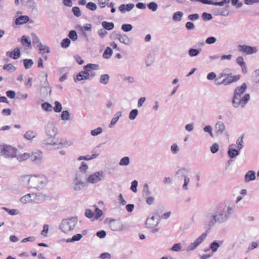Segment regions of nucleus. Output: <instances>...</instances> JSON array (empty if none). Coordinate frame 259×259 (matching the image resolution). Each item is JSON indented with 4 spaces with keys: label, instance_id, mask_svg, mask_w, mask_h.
<instances>
[{
    "label": "nucleus",
    "instance_id": "1",
    "mask_svg": "<svg viewBox=\"0 0 259 259\" xmlns=\"http://www.w3.org/2000/svg\"><path fill=\"white\" fill-rule=\"evenodd\" d=\"M234 211V206H227L223 204L212 207L205 213L204 224L209 228L212 227L217 223L222 224L226 222Z\"/></svg>",
    "mask_w": 259,
    "mask_h": 259
},
{
    "label": "nucleus",
    "instance_id": "2",
    "mask_svg": "<svg viewBox=\"0 0 259 259\" xmlns=\"http://www.w3.org/2000/svg\"><path fill=\"white\" fill-rule=\"evenodd\" d=\"M247 85L245 83L237 86L234 90L231 99L232 106L235 109H243L250 99L249 94H245Z\"/></svg>",
    "mask_w": 259,
    "mask_h": 259
},
{
    "label": "nucleus",
    "instance_id": "3",
    "mask_svg": "<svg viewBox=\"0 0 259 259\" xmlns=\"http://www.w3.org/2000/svg\"><path fill=\"white\" fill-rule=\"evenodd\" d=\"M45 131L47 138L44 139L41 143L44 145H50L53 146L62 145L66 146L65 142L59 141L56 138L58 131L56 123L53 121L49 122L45 127Z\"/></svg>",
    "mask_w": 259,
    "mask_h": 259
},
{
    "label": "nucleus",
    "instance_id": "4",
    "mask_svg": "<svg viewBox=\"0 0 259 259\" xmlns=\"http://www.w3.org/2000/svg\"><path fill=\"white\" fill-rule=\"evenodd\" d=\"M27 178V187L40 190L46 187L48 183V178L44 175H27L25 177Z\"/></svg>",
    "mask_w": 259,
    "mask_h": 259
},
{
    "label": "nucleus",
    "instance_id": "5",
    "mask_svg": "<svg viewBox=\"0 0 259 259\" xmlns=\"http://www.w3.org/2000/svg\"><path fill=\"white\" fill-rule=\"evenodd\" d=\"M77 223L76 217H71L68 219L63 220L60 225V228L65 233L72 231Z\"/></svg>",
    "mask_w": 259,
    "mask_h": 259
},
{
    "label": "nucleus",
    "instance_id": "6",
    "mask_svg": "<svg viewBox=\"0 0 259 259\" xmlns=\"http://www.w3.org/2000/svg\"><path fill=\"white\" fill-rule=\"evenodd\" d=\"M207 236L206 232L203 233L200 236L196 238L193 242L190 243L185 249L187 252L195 250L206 239Z\"/></svg>",
    "mask_w": 259,
    "mask_h": 259
},
{
    "label": "nucleus",
    "instance_id": "7",
    "mask_svg": "<svg viewBox=\"0 0 259 259\" xmlns=\"http://www.w3.org/2000/svg\"><path fill=\"white\" fill-rule=\"evenodd\" d=\"M85 183L81 179L79 174H76L72 181V189L75 193L80 192L85 187Z\"/></svg>",
    "mask_w": 259,
    "mask_h": 259
},
{
    "label": "nucleus",
    "instance_id": "8",
    "mask_svg": "<svg viewBox=\"0 0 259 259\" xmlns=\"http://www.w3.org/2000/svg\"><path fill=\"white\" fill-rule=\"evenodd\" d=\"M1 152L6 157H14L16 155L17 149L10 145L1 146Z\"/></svg>",
    "mask_w": 259,
    "mask_h": 259
},
{
    "label": "nucleus",
    "instance_id": "9",
    "mask_svg": "<svg viewBox=\"0 0 259 259\" xmlns=\"http://www.w3.org/2000/svg\"><path fill=\"white\" fill-rule=\"evenodd\" d=\"M238 51L245 55H252L256 53L258 51L256 47H251L246 45H239L238 46Z\"/></svg>",
    "mask_w": 259,
    "mask_h": 259
},
{
    "label": "nucleus",
    "instance_id": "10",
    "mask_svg": "<svg viewBox=\"0 0 259 259\" xmlns=\"http://www.w3.org/2000/svg\"><path fill=\"white\" fill-rule=\"evenodd\" d=\"M104 177V174L103 171H97L88 177V182L92 184L97 183L102 181Z\"/></svg>",
    "mask_w": 259,
    "mask_h": 259
},
{
    "label": "nucleus",
    "instance_id": "11",
    "mask_svg": "<svg viewBox=\"0 0 259 259\" xmlns=\"http://www.w3.org/2000/svg\"><path fill=\"white\" fill-rule=\"evenodd\" d=\"M159 223V219L153 214H150L146 221V227L150 229H154Z\"/></svg>",
    "mask_w": 259,
    "mask_h": 259
},
{
    "label": "nucleus",
    "instance_id": "12",
    "mask_svg": "<svg viewBox=\"0 0 259 259\" xmlns=\"http://www.w3.org/2000/svg\"><path fill=\"white\" fill-rule=\"evenodd\" d=\"M240 78L239 75H236L232 76L231 74H229L226 77V78L222 79V82L221 83L218 82V84H223V85L226 86L231 84L233 82L237 81Z\"/></svg>",
    "mask_w": 259,
    "mask_h": 259
},
{
    "label": "nucleus",
    "instance_id": "13",
    "mask_svg": "<svg viewBox=\"0 0 259 259\" xmlns=\"http://www.w3.org/2000/svg\"><path fill=\"white\" fill-rule=\"evenodd\" d=\"M214 131L217 135L225 134L226 128L224 123L222 121H218L214 125Z\"/></svg>",
    "mask_w": 259,
    "mask_h": 259
},
{
    "label": "nucleus",
    "instance_id": "14",
    "mask_svg": "<svg viewBox=\"0 0 259 259\" xmlns=\"http://www.w3.org/2000/svg\"><path fill=\"white\" fill-rule=\"evenodd\" d=\"M30 158L32 162H33L35 164H39L41 163L42 161V153L40 151H37L32 153L31 155H30Z\"/></svg>",
    "mask_w": 259,
    "mask_h": 259
},
{
    "label": "nucleus",
    "instance_id": "15",
    "mask_svg": "<svg viewBox=\"0 0 259 259\" xmlns=\"http://www.w3.org/2000/svg\"><path fill=\"white\" fill-rule=\"evenodd\" d=\"M235 146V144H231L229 146L228 154L229 156L231 158H235L239 154V152L240 150H239L238 149H236L233 147Z\"/></svg>",
    "mask_w": 259,
    "mask_h": 259
},
{
    "label": "nucleus",
    "instance_id": "16",
    "mask_svg": "<svg viewBox=\"0 0 259 259\" xmlns=\"http://www.w3.org/2000/svg\"><path fill=\"white\" fill-rule=\"evenodd\" d=\"M46 196L42 193L34 194L33 195V203H40L43 202L46 199Z\"/></svg>",
    "mask_w": 259,
    "mask_h": 259
},
{
    "label": "nucleus",
    "instance_id": "17",
    "mask_svg": "<svg viewBox=\"0 0 259 259\" xmlns=\"http://www.w3.org/2000/svg\"><path fill=\"white\" fill-rule=\"evenodd\" d=\"M6 55L14 59H17L20 57L21 53L20 50L18 48H16L12 52H7Z\"/></svg>",
    "mask_w": 259,
    "mask_h": 259
},
{
    "label": "nucleus",
    "instance_id": "18",
    "mask_svg": "<svg viewBox=\"0 0 259 259\" xmlns=\"http://www.w3.org/2000/svg\"><path fill=\"white\" fill-rule=\"evenodd\" d=\"M255 172L254 170L248 171L244 176V181L246 183H249L255 179Z\"/></svg>",
    "mask_w": 259,
    "mask_h": 259
},
{
    "label": "nucleus",
    "instance_id": "19",
    "mask_svg": "<svg viewBox=\"0 0 259 259\" xmlns=\"http://www.w3.org/2000/svg\"><path fill=\"white\" fill-rule=\"evenodd\" d=\"M33 193H29L23 196L20 199V202L23 204L33 203Z\"/></svg>",
    "mask_w": 259,
    "mask_h": 259
},
{
    "label": "nucleus",
    "instance_id": "20",
    "mask_svg": "<svg viewBox=\"0 0 259 259\" xmlns=\"http://www.w3.org/2000/svg\"><path fill=\"white\" fill-rule=\"evenodd\" d=\"M189 169L186 167H181L179 168L176 172V175H177L179 178H184L187 177V175L189 174Z\"/></svg>",
    "mask_w": 259,
    "mask_h": 259
},
{
    "label": "nucleus",
    "instance_id": "21",
    "mask_svg": "<svg viewBox=\"0 0 259 259\" xmlns=\"http://www.w3.org/2000/svg\"><path fill=\"white\" fill-rule=\"evenodd\" d=\"M109 226L113 231H117L120 229V223L114 219L109 221Z\"/></svg>",
    "mask_w": 259,
    "mask_h": 259
},
{
    "label": "nucleus",
    "instance_id": "22",
    "mask_svg": "<svg viewBox=\"0 0 259 259\" xmlns=\"http://www.w3.org/2000/svg\"><path fill=\"white\" fill-rule=\"evenodd\" d=\"M29 20L28 16L24 15L21 16L17 18L15 20V24L16 25H23L26 23Z\"/></svg>",
    "mask_w": 259,
    "mask_h": 259
},
{
    "label": "nucleus",
    "instance_id": "23",
    "mask_svg": "<svg viewBox=\"0 0 259 259\" xmlns=\"http://www.w3.org/2000/svg\"><path fill=\"white\" fill-rule=\"evenodd\" d=\"M117 38L122 43L125 45H128L130 44V38L124 33H119L117 35Z\"/></svg>",
    "mask_w": 259,
    "mask_h": 259
},
{
    "label": "nucleus",
    "instance_id": "24",
    "mask_svg": "<svg viewBox=\"0 0 259 259\" xmlns=\"http://www.w3.org/2000/svg\"><path fill=\"white\" fill-rule=\"evenodd\" d=\"M251 77L252 82L259 85V69H255L252 72Z\"/></svg>",
    "mask_w": 259,
    "mask_h": 259
},
{
    "label": "nucleus",
    "instance_id": "25",
    "mask_svg": "<svg viewBox=\"0 0 259 259\" xmlns=\"http://www.w3.org/2000/svg\"><path fill=\"white\" fill-rule=\"evenodd\" d=\"M154 55L152 53L147 54L146 58H145V63L147 67H149L152 65L153 62L154 61Z\"/></svg>",
    "mask_w": 259,
    "mask_h": 259
},
{
    "label": "nucleus",
    "instance_id": "26",
    "mask_svg": "<svg viewBox=\"0 0 259 259\" xmlns=\"http://www.w3.org/2000/svg\"><path fill=\"white\" fill-rule=\"evenodd\" d=\"M222 243V241H220V243L217 241H214L210 243L209 248L212 250V252L217 251L218 248L220 246V244Z\"/></svg>",
    "mask_w": 259,
    "mask_h": 259
},
{
    "label": "nucleus",
    "instance_id": "27",
    "mask_svg": "<svg viewBox=\"0 0 259 259\" xmlns=\"http://www.w3.org/2000/svg\"><path fill=\"white\" fill-rule=\"evenodd\" d=\"M32 38V44L34 47L38 48L41 45L38 36L34 33L31 34Z\"/></svg>",
    "mask_w": 259,
    "mask_h": 259
},
{
    "label": "nucleus",
    "instance_id": "28",
    "mask_svg": "<svg viewBox=\"0 0 259 259\" xmlns=\"http://www.w3.org/2000/svg\"><path fill=\"white\" fill-rule=\"evenodd\" d=\"M201 49H196L194 48H190L188 52V54L190 57H194L197 56L200 52Z\"/></svg>",
    "mask_w": 259,
    "mask_h": 259
},
{
    "label": "nucleus",
    "instance_id": "29",
    "mask_svg": "<svg viewBox=\"0 0 259 259\" xmlns=\"http://www.w3.org/2000/svg\"><path fill=\"white\" fill-rule=\"evenodd\" d=\"M121 112L119 111L117 112L114 116V117L112 119L109 125V127H112L118 121L119 117L121 116Z\"/></svg>",
    "mask_w": 259,
    "mask_h": 259
},
{
    "label": "nucleus",
    "instance_id": "30",
    "mask_svg": "<svg viewBox=\"0 0 259 259\" xmlns=\"http://www.w3.org/2000/svg\"><path fill=\"white\" fill-rule=\"evenodd\" d=\"M82 237V235L81 234H77L73 236L71 238H68L65 240L67 243L73 242L75 241H78L80 240Z\"/></svg>",
    "mask_w": 259,
    "mask_h": 259
},
{
    "label": "nucleus",
    "instance_id": "31",
    "mask_svg": "<svg viewBox=\"0 0 259 259\" xmlns=\"http://www.w3.org/2000/svg\"><path fill=\"white\" fill-rule=\"evenodd\" d=\"M102 25L105 30H111L113 29L114 25L112 22H108L107 21H103L102 23Z\"/></svg>",
    "mask_w": 259,
    "mask_h": 259
},
{
    "label": "nucleus",
    "instance_id": "32",
    "mask_svg": "<svg viewBox=\"0 0 259 259\" xmlns=\"http://www.w3.org/2000/svg\"><path fill=\"white\" fill-rule=\"evenodd\" d=\"M21 42L23 46L26 47L31 46V40L28 37L23 35L21 38Z\"/></svg>",
    "mask_w": 259,
    "mask_h": 259
},
{
    "label": "nucleus",
    "instance_id": "33",
    "mask_svg": "<svg viewBox=\"0 0 259 259\" xmlns=\"http://www.w3.org/2000/svg\"><path fill=\"white\" fill-rule=\"evenodd\" d=\"M151 194V192L149 190L148 185L147 184H144L143 186V190L142 195L144 197L149 196Z\"/></svg>",
    "mask_w": 259,
    "mask_h": 259
},
{
    "label": "nucleus",
    "instance_id": "34",
    "mask_svg": "<svg viewBox=\"0 0 259 259\" xmlns=\"http://www.w3.org/2000/svg\"><path fill=\"white\" fill-rule=\"evenodd\" d=\"M99 68V65L91 63L88 64L83 67V69H87V70H89V71H90V70L94 71L98 70Z\"/></svg>",
    "mask_w": 259,
    "mask_h": 259
},
{
    "label": "nucleus",
    "instance_id": "35",
    "mask_svg": "<svg viewBox=\"0 0 259 259\" xmlns=\"http://www.w3.org/2000/svg\"><path fill=\"white\" fill-rule=\"evenodd\" d=\"M3 69L12 72L16 70V68L11 63L6 64L3 66Z\"/></svg>",
    "mask_w": 259,
    "mask_h": 259
},
{
    "label": "nucleus",
    "instance_id": "36",
    "mask_svg": "<svg viewBox=\"0 0 259 259\" xmlns=\"http://www.w3.org/2000/svg\"><path fill=\"white\" fill-rule=\"evenodd\" d=\"M183 16V13L180 11L177 12L173 14L172 19L176 21H180Z\"/></svg>",
    "mask_w": 259,
    "mask_h": 259
},
{
    "label": "nucleus",
    "instance_id": "37",
    "mask_svg": "<svg viewBox=\"0 0 259 259\" xmlns=\"http://www.w3.org/2000/svg\"><path fill=\"white\" fill-rule=\"evenodd\" d=\"M109 76L108 74H103L100 76V82L103 84L108 83L109 80Z\"/></svg>",
    "mask_w": 259,
    "mask_h": 259
},
{
    "label": "nucleus",
    "instance_id": "38",
    "mask_svg": "<svg viewBox=\"0 0 259 259\" xmlns=\"http://www.w3.org/2000/svg\"><path fill=\"white\" fill-rule=\"evenodd\" d=\"M24 67L26 69H29L32 67L33 61L32 59H25L23 60Z\"/></svg>",
    "mask_w": 259,
    "mask_h": 259
},
{
    "label": "nucleus",
    "instance_id": "39",
    "mask_svg": "<svg viewBox=\"0 0 259 259\" xmlns=\"http://www.w3.org/2000/svg\"><path fill=\"white\" fill-rule=\"evenodd\" d=\"M36 134L35 132L31 131L26 132L24 135V137L27 140H32L35 137Z\"/></svg>",
    "mask_w": 259,
    "mask_h": 259
},
{
    "label": "nucleus",
    "instance_id": "40",
    "mask_svg": "<svg viewBox=\"0 0 259 259\" xmlns=\"http://www.w3.org/2000/svg\"><path fill=\"white\" fill-rule=\"evenodd\" d=\"M243 136H242L241 137H238L236 141V144L237 145V149H239V150H241L244 147L243 145Z\"/></svg>",
    "mask_w": 259,
    "mask_h": 259
},
{
    "label": "nucleus",
    "instance_id": "41",
    "mask_svg": "<svg viewBox=\"0 0 259 259\" xmlns=\"http://www.w3.org/2000/svg\"><path fill=\"white\" fill-rule=\"evenodd\" d=\"M112 54V49L109 47H107L105 49V50L103 53V56L105 59H109L111 56Z\"/></svg>",
    "mask_w": 259,
    "mask_h": 259
},
{
    "label": "nucleus",
    "instance_id": "42",
    "mask_svg": "<svg viewBox=\"0 0 259 259\" xmlns=\"http://www.w3.org/2000/svg\"><path fill=\"white\" fill-rule=\"evenodd\" d=\"M79 29L81 31H92V26L91 24H86L84 26H81L80 25H78V26Z\"/></svg>",
    "mask_w": 259,
    "mask_h": 259
},
{
    "label": "nucleus",
    "instance_id": "43",
    "mask_svg": "<svg viewBox=\"0 0 259 259\" xmlns=\"http://www.w3.org/2000/svg\"><path fill=\"white\" fill-rule=\"evenodd\" d=\"M89 70L87 69H83V70L81 71V73L84 75V78L85 80L92 79L94 78V74H89Z\"/></svg>",
    "mask_w": 259,
    "mask_h": 259
},
{
    "label": "nucleus",
    "instance_id": "44",
    "mask_svg": "<svg viewBox=\"0 0 259 259\" xmlns=\"http://www.w3.org/2000/svg\"><path fill=\"white\" fill-rule=\"evenodd\" d=\"M30 157V155L28 153H24L22 155H18L17 156V159L19 161H23L27 160Z\"/></svg>",
    "mask_w": 259,
    "mask_h": 259
},
{
    "label": "nucleus",
    "instance_id": "45",
    "mask_svg": "<svg viewBox=\"0 0 259 259\" xmlns=\"http://www.w3.org/2000/svg\"><path fill=\"white\" fill-rule=\"evenodd\" d=\"M42 108L46 111H51L53 109L52 106L48 102H45L41 105Z\"/></svg>",
    "mask_w": 259,
    "mask_h": 259
},
{
    "label": "nucleus",
    "instance_id": "46",
    "mask_svg": "<svg viewBox=\"0 0 259 259\" xmlns=\"http://www.w3.org/2000/svg\"><path fill=\"white\" fill-rule=\"evenodd\" d=\"M68 37L71 39L73 41H75L77 39V33L75 30H70L68 34Z\"/></svg>",
    "mask_w": 259,
    "mask_h": 259
},
{
    "label": "nucleus",
    "instance_id": "47",
    "mask_svg": "<svg viewBox=\"0 0 259 259\" xmlns=\"http://www.w3.org/2000/svg\"><path fill=\"white\" fill-rule=\"evenodd\" d=\"M171 250L174 251L179 252L182 251V246L180 243H175L171 248Z\"/></svg>",
    "mask_w": 259,
    "mask_h": 259
},
{
    "label": "nucleus",
    "instance_id": "48",
    "mask_svg": "<svg viewBox=\"0 0 259 259\" xmlns=\"http://www.w3.org/2000/svg\"><path fill=\"white\" fill-rule=\"evenodd\" d=\"M2 209L8 212L11 215L17 214L19 212V210L17 209H9L7 207H3Z\"/></svg>",
    "mask_w": 259,
    "mask_h": 259
},
{
    "label": "nucleus",
    "instance_id": "49",
    "mask_svg": "<svg viewBox=\"0 0 259 259\" xmlns=\"http://www.w3.org/2000/svg\"><path fill=\"white\" fill-rule=\"evenodd\" d=\"M70 44V40L69 38H66L62 40V42H61V46L63 48H68Z\"/></svg>",
    "mask_w": 259,
    "mask_h": 259
},
{
    "label": "nucleus",
    "instance_id": "50",
    "mask_svg": "<svg viewBox=\"0 0 259 259\" xmlns=\"http://www.w3.org/2000/svg\"><path fill=\"white\" fill-rule=\"evenodd\" d=\"M55 107L53 109L55 112L58 113L61 111L62 107L60 103L58 101H55Z\"/></svg>",
    "mask_w": 259,
    "mask_h": 259
},
{
    "label": "nucleus",
    "instance_id": "51",
    "mask_svg": "<svg viewBox=\"0 0 259 259\" xmlns=\"http://www.w3.org/2000/svg\"><path fill=\"white\" fill-rule=\"evenodd\" d=\"M102 131H103L102 128L101 127H99L96 129L92 130L91 132V134L93 136H97L100 135V134H101Z\"/></svg>",
    "mask_w": 259,
    "mask_h": 259
},
{
    "label": "nucleus",
    "instance_id": "52",
    "mask_svg": "<svg viewBox=\"0 0 259 259\" xmlns=\"http://www.w3.org/2000/svg\"><path fill=\"white\" fill-rule=\"evenodd\" d=\"M148 8L152 10L153 12H155L157 10L158 6L155 2H150L147 5Z\"/></svg>",
    "mask_w": 259,
    "mask_h": 259
},
{
    "label": "nucleus",
    "instance_id": "53",
    "mask_svg": "<svg viewBox=\"0 0 259 259\" xmlns=\"http://www.w3.org/2000/svg\"><path fill=\"white\" fill-rule=\"evenodd\" d=\"M119 10L122 13H124L125 11H130V4H126V5L124 4L121 5L119 7Z\"/></svg>",
    "mask_w": 259,
    "mask_h": 259
},
{
    "label": "nucleus",
    "instance_id": "54",
    "mask_svg": "<svg viewBox=\"0 0 259 259\" xmlns=\"http://www.w3.org/2000/svg\"><path fill=\"white\" fill-rule=\"evenodd\" d=\"M70 114L67 110L63 111L61 115V119L63 120H69Z\"/></svg>",
    "mask_w": 259,
    "mask_h": 259
},
{
    "label": "nucleus",
    "instance_id": "55",
    "mask_svg": "<svg viewBox=\"0 0 259 259\" xmlns=\"http://www.w3.org/2000/svg\"><path fill=\"white\" fill-rule=\"evenodd\" d=\"M130 163V158L128 157H124L122 158L119 164L120 165L123 166V165H127Z\"/></svg>",
    "mask_w": 259,
    "mask_h": 259
},
{
    "label": "nucleus",
    "instance_id": "56",
    "mask_svg": "<svg viewBox=\"0 0 259 259\" xmlns=\"http://www.w3.org/2000/svg\"><path fill=\"white\" fill-rule=\"evenodd\" d=\"M72 11L74 16L79 17L81 16V12L80 9L78 7H74L72 9Z\"/></svg>",
    "mask_w": 259,
    "mask_h": 259
},
{
    "label": "nucleus",
    "instance_id": "57",
    "mask_svg": "<svg viewBox=\"0 0 259 259\" xmlns=\"http://www.w3.org/2000/svg\"><path fill=\"white\" fill-rule=\"evenodd\" d=\"M138 185V182L137 180H134L132 182L131 185V190H132L133 192L136 193L137 192V186Z\"/></svg>",
    "mask_w": 259,
    "mask_h": 259
},
{
    "label": "nucleus",
    "instance_id": "58",
    "mask_svg": "<svg viewBox=\"0 0 259 259\" xmlns=\"http://www.w3.org/2000/svg\"><path fill=\"white\" fill-rule=\"evenodd\" d=\"M190 178L187 177L184 178V184L182 186V188L184 190H187L188 189V185L190 182Z\"/></svg>",
    "mask_w": 259,
    "mask_h": 259
},
{
    "label": "nucleus",
    "instance_id": "59",
    "mask_svg": "<svg viewBox=\"0 0 259 259\" xmlns=\"http://www.w3.org/2000/svg\"><path fill=\"white\" fill-rule=\"evenodd\" d=\"M170 151L172 154H177L179 151V148L178 146L177 145V144L175 143V144H173L172 145H171V146L170 147Z\"/></svg>",
    "mask_w": 259,
    "mask_h": 259
},
{
    "label": "nucleus",
    "instance_id": "60",
    "mask_svg": "<svg viewBox=\"0 0 259 259\" xmlns=\"http://www.w3.org/2000/svg\"><path fill=\"white\" fill-rule=\"evenodd\" d=\"M86 7L87 9L92 11H95L97 9L96 5L93 2H89L87 4Z\"/></svg>",
    "mask_w": 259,
    "mask_h": 259
},
{
    "label": "nucleus",
    "instance_id": "61",
    "mask_svg": "<svg viewBox=\"0 0 259 259\" xmlns=\"http://www.w3.org/2000/svg\"><path fill=\"white\" fill-rule=\"evenodd\" d=\"M203 131L206 133H208L211 137H213L212 128L210 125H207L204 126Z\"/></svg>",
    "mask_w": 259,
    "mask_h": 259
},
{
    "label": "nucleus",
    "instance_id": "62",
    "mask_svg": "<svg viewBox=\"0 0 259 259\" xmlns=\"http://www.w3.org/2000/svg\"><path fill=\"white\" fill-rule=\"evenodd\" d=\"M95 211V217L96 219H99L103 214L102 210L98 207L96 208Z\"/></svg>",
    "mask_w": 259,
    "mask_h": 259
},
{
    "label": "nucleus",
    "instance_id": "63",
    "mask_svg": "<svg viewBox=\"0 0 259 259\" xmlns=\"http://www.w3.org/2000/svg\"><path fill=\"white\" fill-rule=\"evenodd\" d=\"M217 41V39L215 37L213 36H210L209 37H207L205 39V43L208 45H211L215 43Z\"/></svg>",
    "mask_w": 259,
    "mask_h": 259
},
{
    "label": "nucleus",
    "instance_id": "64",
    "mask_svg": "<svg viewBox=\"0 0 259 259\" xmlns=\"http://www.w3.org/2000/svg\"><path fill=\"white\" fill-rule=\"evenodd\" d=\"M202 18L204 21H209L212 18V17L210 14L204 12L202 15Z\"/></svg>",
    "mask_w": 259,
    "mask_h": 259
}]
</instances>
